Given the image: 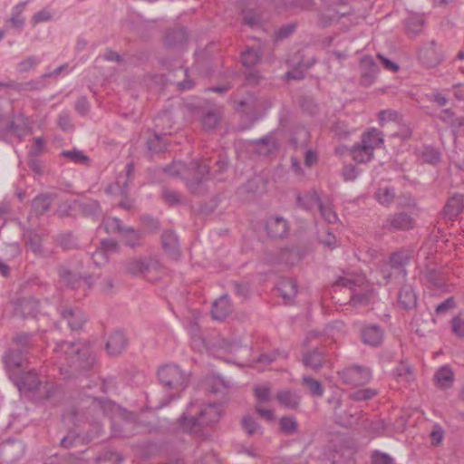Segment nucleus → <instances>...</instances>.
Returning a JSON list of instances; mask_svg holds the SVG:
<instances>
[{
  "mask_svg": "<svg viewBox=\"0 0 464 464\" xmlns=\"http://www.w3.org/2000/svg\"><path fill=\"white\" fill-rule=\"evenodd\" d=\"M61 156L76 164L88 165L90 159L82 150L73 149L72 150H63Z\"/></svg>",
  "mask_w": 464,
  "mask_h": 464,
  "instance_id": "nucleus-45",
  "label": "nucleus"
},
{
  "mask_svg": "<svg viewBox=\"0 0 464 464\" xmlns=\"http://www.w3.org/2000/svg\"><path fill=\"white\" fill-rule=\"evenodd\" d=\"M128 340L121 331H115L110 334L106 342V351L110 355L117 356L126 348Z\"/></svg>",
  "mask_w": 464,
  "mask_h": 464,
  "instance_id": "nucleus-18",
  "label": "nucleus"
},
{
  "mask_svg": "<svg viewBox=\"0 0 464 464\" xmlns=\"http://www.w3.org/2000/svg\"><path fill=\"white\" fill-rule=\"evenodd\" d=\"M351 152L353 160L358 163L369 162L373 158V151L362 143L354 145Z\"/></svg>",
  "mask_w": 464,
  "mask_h": 464,
  "instance_id": "nucleus-34",
  "label": "nucleus"
},
{
  "mask_svg": "<svg viewBox=\"0 0 464 464\" xmlns=\"http://www.w3.org/2000/svg\"><path fill=\"white\" fill-rule=\"evenodd\" d=\"M161 245L165 253L172 259H178L180 256L179 242L177 235L172 230H166L161 235Z\"/></svg>",
  "mask_w": 464,
  "mask_h": 464,
  "instance_id": "nucleus-16",
  "label": "nucleus"
},
{
  "mask_svg": "<svg viewBox=\"0 0 464 464\" xmlns=\"http://www.w3.org/2000/svg\"><path fill=\"white\" fill-rule=\"evenodd\" d=\"M8 130L20 139L30 134L32 132V126L29 118L23 113L17 114L10 121Z\"/></svg>",
  "mask_w": 464,
  "mask_h": 464,
  "instance_id": "nucleus-19",
  "label": "nucleus"
},
{
  "mask_svg": "<svg viewBox=\"0 0 464 464\" xmlns=\"http://www.w3.org/2000/svg\"><path fill=\"white\" fill-rule=\"evenodd\" d=\"M362 339L365 344L378 346L382 342L383 331L377 324L367 325L362 330Z\"/></svg>",
  "mask_w": 464,
  "mask_h": 464,
  "instance_id": "nucleus-23",
  "label": "nucleus"
},
{
  "mask_svg": "<svg viewBox=\"0 0 464 464\" xmlns=\"http://www.w3.org/2000/svg\"><path fill=\"white\" fill-rule=\"evenodd\" d=\"M378 392L372 388L357 390L352 392L349 397L353 401H368L372 399L377 395Z\"/></svg>",
  "mask_w": 464,
  "mask_h": 464,
  "instance_id": "nucleus-52",
  "label": "nucleus"
},
{
  "mask_svg": "<svg viewBox=\"0 0 464 464\" xmlns=\"http://www.w3.org/2000/svg\"><path fill=\"white\" fill-rule=\"evenodd\" d=\"M414 218L405 212L390 215L383 227L391 232L397 230H409L414 227Z\"/></svg>",
  "mask_w": 464,
  "mask_h": 464,
  "instance_id": "nucleus-11",
  "label": "nucleus"
},
{
  "mask_svg": "<svg viewBox=\"0 0 464 464\" xmlns=\"http://www.w3.org/2000/svg\"><path fill=\"white\" fill-rule=\"evenodd\" d=\"M56 198V195L53 193H41L36 196L31 203L33 211L37 216L45 214L50 208Z\"/></svg>",
  "mask_w": 464,
  "mask_h": 464,
  "instance_id": "nucleus-22",
  "label": "nucleus"
},
{
  "mask_svg": "<svg viewBox=\"0 0 464 464\" xmlns=\"http://www.w3.org/2000/svg\"><path fill=\"white\" fill-rule=\"evenodd\" d=\"M302 362L306 368L318 372L326 362L325 353L318 348L313 349L304 353Z\"/></svg>",
  "mask_w": 464,
  "mask_h": 464,
  "instance_id": "nucleus-20",
  "label": "nucleus"
},
{
  "mask_svg": "<svg viewBox=\"0 0 464 464\" xmlns=\"http://www.w3.org/2000/svg\"><path fill=\"white\" fill-rule=\"evenodd\" d=\"M188 40V34L184 28L170 30L165 36V44L168 47L182 46Z\"/></svg>",
  "mask_w": 464,
  "mask_h": 464,
  "instance_id": "nucleus-29",
  "label": "nucleus"
},
{
  "mask_svg": "<svg viewBox=\"0 0 464 464\" xmlns=\"http://www.w3.org/2000/svg\"><path fill=\"white\" fill-rule=\"evenodd\" d=\"M375 197L382 205L389 206L395 198V192L393 188H381L376 191Z\"/></svg>",
  "mask_w": 464,
  "mask_h": 464,
  "instance_id": "nucleus-50",
  "label": "nucleus"
},
{
  "mask_svg": "<svg viewBox=\"0 0 464 464\" xmlns=\"http://www.w3.org/2000/svg\"><path fill=\"white\" fill-rule=\"evenodd\" d=\"M164 172L171 177H181L191 193L200 195L204 193L203 182L209 173V167L203 161H192L189 166L174 161L164 168Z\"/></svg>",
  "mask_w": 464,
  "mask_h": 464,
  "instance_id": "nucleus-1",
  "label": "nucleus"
},
{
  "mask_svg": "<svg viewBox=\"0 0 464 464\" xmlns=\"http://www.w3.org/2000/svg\"><path fill=\"white\" fill-rule=\"evenodd\" d=\"M58 273L63 282L73 288L77 287L81 283V276L65 266H60Z\"/></svg>",
  "mask_w": 464,
  "mask_h": 464,
  "instance_id": "nucleus-46",
  "label": "nucleus"
},
{
  "mask_svg": "<svg viewBox=\"0 0 464 464\" xmlns=\"http://www.w3.org/2000/svg\"><path fill=\"white\" fill-rule=\"evenodd\" d=\"M80 207L85 216H96L101 212L100 203L94 199L82 202Z\"/></svg>",
  "mask_w": 464,
  "mask_h": 464,
  "instance_id": "nucleus-54",
  "label": "nucleus"
},
{
  "mask_svg": "<svg viewBox=\"0 0 464 464\" xmlns=\"http://www.w3.org/2000/svg\"><path fill=\"white\" fill-rule=\"evenodd\" d=\"M297 201L301 206L306 208H311L313 205H317L322 218L328 223H334L337 220V215L333 210L332 207L324 204L315 191L308 193L304 198L298 197Z\"/></svg>",
  "mask_w": 464,
  "mask_h": 464,
  "instance_id": "nucleus-8",
  "label": "nucleus"
},
{
  "mask_svg": "<svg viewBox=\"0 0 464 464\" xmlns=\"http://www.w3.org/2000/svg\"><path fill=\"white\" fill-rule=\"evenodd\" d=\"M33 334L27 333H19L14 338L13 342L23 353H27L34 346Z\"/></svg>",
  "mask_w": 464,
  "mask_h": 464,
  "instance_id": "nucleus-35",
  "label": "nucleus"
},
{
  "mask_svg": "<svg viewBox=\"0 0 464 464\" xmlns=\"http://www.w3.org/2000/svg\"><path fill=\"white\" fill-rule=\"evenodd\" d=\"M54 353L64 357L72 372H85L92 368L94 355L87 344L77 342H61L53 349Z\"/></svg>",
  "mask_w": 464,
  "mask_h": 464,
  "instance_id": "nucleus-2",
  "label": "nucleus"
},
{
  "mask_svg": "<svg viewBox=\"0 0 464 464\" xmlns=\"http://www.w3.org/2000/svg\"><path fill=\"white\" fill-rule=\"evenodd\" d=\"M111 429L115 437L130 438L141 432L142 427L133 412L120 410L118 416L112 420Z\"/></svg>",
  "mask_w": 464,
  "mask_h": 464,
  "instance_id": "nucleus-6",
  "label": "nucleus"
},
{
  "mask_svg": "<svg viewBox=\"0 0 464 464\" xmlns=\"http://www.w3.org/2000/svg\"><path fill=\"white\" fill-rule=\"evenodd\" d=\"M302 385L308 390L310 395L313 397H322L324 388L321 382L310 376H303Z\"/></svg>",
  "mask_w": 464,
  "mask_h": 464,
  "instance_id": "nucleus-36",
  "label": "nucleus"
},
{
  "mask_svg": "<svg viewBox=\"0 0 464 464\" xmlns=\"http://www.w3.org/2000/svg\"><path fill=\"white\" fill-rule=\"evenodd\" d=\"M464 209L463 196L455 195L451 197L447 202L443 209V214L446 218L450 220L454 219Z\"/></svg>",
  "mask_w": 464,
  "mask_h": 464,
  "instance_id": "nucleus-26",
  "label": "nucleus"
},
{
  "mask_svg": "<svg viewBox=\"0 0 464 464\" xmlns=\"http://www.w3.org/2000/svg\"><path fill=\"white\" fill-rule=\"evenodd\" d=\"M452 332L459 337H464V319L455 316L451 320Z\"/></svg>",
  "mask_w": 464,
  "mask_h": 464,
  "instance_id": "nucleus-64",
  "label": "nucleus"
},
{
  "mask_svg": "<svg viewBox=\"0 0 464 464\" xmlns=\"http://www.w3.org/2000/svg\"><path fill=\"white\" fill-rule=\"evenodd\" d=\"M24 455V445L18 440H5L0 444V456L7 463H13Z\"/></svg>",
  "mask_w": 464,
  "mask_h": 464,
  "instance_id": "nucleus-13",
  "label": "nucleus"
},
{
  "mask_svg": "<svg viewBox=\"0 0 464 464\" xmlns=\"http://www.w3.org/2000/svg\"><path fill=\"white\" fill-rule=\"evenodd\" d=\"M358 289H359V287H356L355 292H351L352 295H351L350 302L353 303V304H367L372 295V291L361 293V292H358ZM360 289L363 290L364 289L363 285L362 287H360Z\"/></svg>",
  "mask_w": 464,
  "mask_h": 464,
  "instance_id": "nucleus-57",
  "label": "nucleus"
},
{
  "mask_svg": "<svg viewBox=\"0 0 464 464\" xmlns=\"http://www.w3.org/2000/svg\"><path fill=\"white\" fill-rule=\"evenodd\" d=\"M254 150L260 155H269L276 150V143L272 136H266L251 142Z\"/></svg>",
  "mask_w": 464,
  "mask_h": 464,
  "instance_id": "nucleus-30",
  "label": "nucleus"
},
{
  "mask_svg": "<svg viewBox=\"0 0 464 464\" xmlns=\"http://www.w3.org/2000/svg\"><path fill=\"white\" fill-rule=\"evenodd\" d=\"M232 312V304L227 295H223L212 305V316L216 320H224Z\"/></svg>",
  "mask_w": 464,
  "mask_h": 464,
  "instance_id": "nucleus-25",
  "label": "nucleus"
},
{
  "mask_svg": "<svg viewBox=\"0 0 464 464\" xmlns=\"http://www.w3.org/2000/svg\"><path fill=\"white\" fill-rule=\"evenodd\" d=\"M123 268L126 274L140 276L150 270V264L142 258H130L123 263Z\"/></svg>",
  "mask_w": 464,
  "mask_h": 464,
  "instance_id": "nucleus-24",
  "label": "nucleus"
},
{
  "mask_svg": "<svg viewBox=\"0 0 464 464\" xmlns=\"http://www.w3.org/2000/svg\"><path fill=\"white\" fill-rule=\"evenodd\" d=\"M14 314L23 318L35 317L39 313V302L34 297H22L14 302Z\"/></svg>",
  "mask_w": 464,
  "mask_h": 464,
  "instance_id": "nucleus-14",
  "label": "nucleus"
},
{
  "mask_svg": "<svg viewBox=\"0 0 464 464\" xmlns=\"http://www.w3.org/2000/svg\"><path fill=\"white\" fill-rule=\"evenodd\" d=\"M218 122H219V117L213 111H208L201 118V124H202L203 128L207 130L215 129L218 126Z\"/></svg>",
  "mask_w": 464,
  "mask_h": 464,
  "instance_id": "nucleus-53",
  "label": "nucleus"
},
{
  "mask_svg": "<svg viewBox=\"0 0 464 464\" xmlns=\"http://www.w3.org/2000/svg\"><path fill=\"white\" fill-rule=\"evenodd\" d=\"M422 156L424 160L428 163L436 164L440 160V152L432 148H426Z\"/></svg>",
  "mask_w": 464,
  "mask_h": 464,
  "instance_id": "nucleus-62",
  "label": "nucleus"
},
{
  "mask_svg": "<svg viewBox=\"0 0 464 464\" xmlns=\"http://www.w3.org/2000/svg\"><path fill=\"white\" fill-rule=\"evenodd\" d=\"M193 408L191 403L180 419V425L186 432L198 434L204 426L218 422L221 416V407L217 403L202 406L196 414H193Z\"/></svg>",
  "mask_w": 464,
  "mask_h": 464,
  "instance_id": "nucleus-3",
  "label": "nucleus"
},
{
  "mask_svg": "<svg viewBox=\"0 0 464 464\" xmlns=\"http://www.w3.org/2000/svg\"><path fill=\"white\" fill-rule=\"evenodd\" d=\"M6 371L12 378L16 377L24 372L26 359L20 350L9 349L3 357Z\"/></svg>",
  "mask_w": 464,
  "mask_h": 464,
  "instance_id": "nucleus-9",
  "label": "nucleus"
},
{
  "mask_svg": "<svg viewBox=\"0 0 464 464\" xmlns=\"http://www.w3.org/2000/svg\"><path fill=\"white\" fill-rule=\"evenodd\" d=\"M342 381L349 385L360 386L370 382L372 373L369 368L360 365H353L338 372Z\"/></svg>",
  "mask_w": 464,
  "mask_h": 464,
  "instance_id": "nucleus-7",
  "label": "nucleus"
},
{
  "mask_svg": "<svg viewBox=\"0 0 464 464\" xmlns=\"http://www.w3.org/2000/svg\"><path fill=\"white\" fill-rule=\"evenodd\" d=\"M262 53L258 49L247 48L241 54V63L246 68H252L261 61Z\"/></svg>",
  "mask_w": 464,
  "mask_h": 464,
  "instance_id": "nucleus-38",
  "label": "nucleus"
},
{
  "mask_svg": "<svg viewBox=\"0 0 464 464\" xmlns=\"http://www.w3.org/2000/svg\"><path fill=\"white\" fill-rule=\"evenodd\" d=\"M208 390L212 393L222 392L229 387L227 381L218 375H210L206 379Z\"/></svg>",
  "mask_w": 464,
  "mask_h": 464,
  "instance_id": "nucleus-41",
  "label": "nucleus"
},
{
  "mask_svg": "<svg viewBox=\"0 0 464 464\" xmlns=\"http://www.w3.org/2000/svg\"><path fill=\"white\" fill-rule=\"evenodd\" d=\"M125 245L135 247L140 245L141 235L139 231L133 227H126L121 235Z\"/></svg>",
  "mask_w": 464,
  "mask_h": 464,
  "instance_id": "nucleus-44",
  "label": "nucleus"
},
{
  "mask_svg": "<svg viewBox=\"0 0 464 464\" xmlns=\"http://www.w3.org/2000/svg\"><path fill=\"white\" fill-rule=\"evenodd\" d=\"M423 27V20L418 16H411L407 20L406 28L408 34H412L413 35L418 34L421 32Z\"/></svg>",
  "mask_w": 464,
  "mask_h": 464,
  "instance_id": "nucleus-55",
  "label": "nucleus"
},
{
  "mask_svg": "<svg viewBox=\"0 0 464 464\" xmlns=\"http://www.w3.org/2000/svg\"><path fill=\"white\" fill-rule=\"evenodd\" d=\"M277 291L285 300H292L297 294L296 282L291 278H284L279 281Z\"/></svg>",
  "mask_w": 464,
  "mask_h": 464,
  "instance_id": "nucleus-32",
  "label": "nucleus"
},
{
  "mask_svg": "<svg viewBox=\"0 0 464 464\" xmlns=\"http://www.w3.org/2000/svg\"><path fill=\"white\" fill-rule=\"evenodd\" d=\"M55 242L64 250L78 248V242L72 232L62 233L55 238Z\"/></svg>",
  "mask_w": 464,
  "mask_h": 464,
  "instance_id": "nucleus-43",
  "label": "nucleus"
},
{
  "mask_svg": "<svg viewBox=\"0 0 464 464\" xmlns=\"http://www.w3.org/2000/svg\"><path fill=\"white\" fill-rule=\"evenodd\" d=\"M338 19V15L334 11L323 13L319 15L318 24L321 27L325 28L330 26L334 22H337Z\"/></svg>",
  "mask_w": 464,
  "mask_h": 464,
  "instance_id": "nucleus-60",
  "label": "nucleus"
},
{
  "mask_svg": "<svg viewBox=\"0 0 464 464\" xmlns=\"http://www.w3.org/2000/svg\"><path fill=\"white\" fill-rule=\"evenodd\" d=\"M63 319L67 321L71 330H81L87 321L85 314L78 308H64L61 312Z\"/></svg>",
  "mask_w": 464,
  "mask_h": 464,
  "instance_id": "nucleus-17",
  "label": "nucleus"
},
{
  "mask_svg": "<svg viewBox=\"0 0 464 464\" xmlns=\"http://www.w3.org/2000/svg\"><path fill=\"white\" fill-rule=\"evenodd\" d=\"M104 227L109 233H119L121 235L126 227L122 226L121 221L117 218H109L104 221Z\"/></svg>",
  "mask_w": 464,
  "mask_h": 464,
  "instance_id": "nucleus-56",
  "label": "nucleus"
},
{
  "mask_svg": "<svg viewBox=\"0 0 464 464\" xmlns=\"http://www.w3.org/2000/svg\"><path fill=\"white\" fill-rule=\"evenodd\" d=\"M288 223L282 217H270L266 222V231L271 238H282L288 233Z\"/></svg>",
  "mask_w": 464,
  "mask_h": 464,
  "instance_id": "nucleus-15",
  "label": "nucleus"
},
{
  "mask_svg": "<svg viewBox=\"0 0 464 464\" xmlns=\"http://www.w3.org/2000/svg\"><path fill=\"white\" fill-rule=\"evenodd\" d=\"M360 68V85L363 87L371 86L376 80L379 67L372 57L369 55L363 56L359 64Z\"/></svg>",
  "mask_w": 464,
  "mask_h": 464,
  "instance_id": "nucleus-10",
  "label": "nucleus"
},
{
  "mask_svg": "<svg viewBox=\"0 0 464 464\" xmlns=\"http://www.w3.org/2000/svg\"><path fill=\"white\" fill-rule=\"evenodd\" d=\"M278 402L286 408L296 409L300 403V397L291 391H279L276 394Z\"/></svg>",
  "mask_w": 464,
  "mask_h": 464,
  "instance_id": "nucleus-33",
  "label": "nucleus"
},
{
  "mask_svg": "<svg viewBox=\"0 0 464 464\" xmlns=\"http://www.w3.org/2000/svg\"><path fill=\"white\" fill-rule=\"evenodd\" d=\"M92 439L93 436H90L89 434L82 436L76 431L71 430L65 437L62 439L61 445L65 449H70L78 447L79 445L86 444Z\"/></svg>",
  "mask_w": 464,
  "mask_h": 464,
  "instance_id": "nucleus-28",
  "label": "nucleus"
},
{
  "mask_svg": "<svg viewBox=\"0 0 464 464\" xmlns=\"http://www.w3.org/2000/svg\"><path fill=\"white\" fill-rule=\"evenodd\" d=\"M279 425L280 430L286 435L295 433L298 427L297 421L292 416H283L279 420Z\"/></svg>",
  "mask_w": 464,
  "mask_h": 464,
  "instance_id": "nucleus-48",
  "label": "nucleus"
},
{
  "mask_svg": "<svg viewBox=\"0 0 464 464\" xmlns=\"http://www.w3.org/2000/svg\"><path fill=\"white\" fill-rule=\"evenodd\" d=\"M241 425H242L244 430L249 436H253L257 433H260V434L262 433L261 426L250 415H246L242 418Z\"/></svg>",
  "mask_w": 464,
  "mask_h": 464,
  "instance_id": "nucleus-47",
  "label": "nucleus"
},
{
  "mask_svg": "<svg viewBox=\"0 0 464 464\" xmlns=\"http://www.w3.org/2000/svg\"><path fill=\"white\" fill-rule=\"evenodd\" d=\"M16 377V384L20 392H38L40 397L44 399L51 398L55 392V386L53 383H45L42 387V382L34 371L22 372Z\"/></svg>",
  "mask_w": 464,
  "mask_h": 464,
  "instance_id": "nucleus-5",
  "label": "nucleus"
},
{
  "mask_svg": "<svg viewBox=\"0 0 464 464\" xmlns=\"http://www.w3.org/2000/svg\"><path fill=\"white\" fill-rule=\"evenodd\" d=\"M438 117L450 126L459 127L464 124V118H456L454 112L450 109L442 110Z\"/></svg>",
  "mask_w": 464,
  "mask_h": 464,
  "instance_id": "nucleus-51",
  "label": "nucleus"
},
{
  "mask_svg": "<svg viewBox=\"0 0 464 464\" xmlns=\"http://www.w3.org/2000/svg\"><path fill=\"white\" fill-rule=\"evenodd\" d=\"M434 378L438 385H440L441 388H448L451 386L453 382L454 374L450 367L442 366L437 371Z\"/></svg>",
  "mask_w": 464,
  "mask_h": 464,
  "instance_id": "nucleus-39",
  "label": "nucleus"
},
{
  "mask_svg": "<svg viewBox=\"0 0 464 464\" xmlns=\"http://www.w3.org/2000/svg\"><path fill=\"white\" fill-rule=\"evenodd\" d=\"M393 374L398 382H410L414 379L412 368L406 362H401L395 368Z\"/></svg>",
  "mask_w": 464,
  "mask_h": 464,
  "instance_id": "nucleus-40",
  "label": "nucleus"
},
{
  "mask_svg": "<svg viewBox=\"0 0 464 464\" xmlns=\"http://www.w3.org/2000/svg\"><path fill=\"white\" fill-rule=\"evenodd\" d=\"M419 60L427 68L436 67L441 63L442 55L436 48L435 41H430L420 50Z\"/></svg>",
  "mask_w": 464,
  "mask_h": 464,
  "instance_id": "nucleus-12",
  "label": "nucleus"
},
{
  "mask_svg": "<svg viewBox=\"0 0 464 464\" xmlns=\"http://www.w3.org/2000/svg\"><path fill=\"white\" fill-rule=\"evenodd\" d=\"M26 245L34 255L39 256H45L42 246V237L37 233H28Z\"/></svg>",
  "mask_w": 464,
  "mask_h": 464,
  "instance_id": "nucleus-42",
  "label": "nucleus"
},
{
  "mask_svg": "<svg viewBox=\"0 0 464 464\" xmlns=\"http://www.w3.org/2000/svg\"><path fill=\"white\" fill-rule=\"evenodd\" d=\"M158 377L164 388L173 392L170 400L183 392L189 383V373L176 364H166L160 367Z\"/></svg>",
  "mask_w": 464,
  "mask_h": 464,
  "instance_id": "nucleus-4",
  "label": "nucleus"
},
{
  "mask_svg": "<svg viewBox=\"0 0 464 464\" xmlns=\"http://www.w3.org/2000/svg\"><path fill=\"white\" fill-rule=\"evenodd\" d=\"M300 105L304 111L314 115L317 112L318 107L311 97H303L300 102Z\"/></svg>",
  "mask_w": 464,
  "mask_h": 464,
  "instance_id": "nucleus-61",
  "label": "nucleus"
},
{
  "mask_svg": "<svg viewBox=\"0 0 464 464\" xmlns=\"http://www.w3.org/2000/svg\"><path fill=\"white\" fill-rule=\"evenodd\" d=\"M148 148L152 152L160 153L167 150V143L159 135H155L153 139L148 141Z\"/></svg>",
  "mask_w": 464,
  "mask_h": 464,
  "instance_id": "nucleus-59",
  "label": "nucleus"
},
{
  "mask_svg": "<svg viewBox=\"0 0 464 464\" xmlns=\"http://www.w3.org/2000/svg\"><path fill=\"white\" fill-rule=\"evenodd\" d=\"M164 200L169 205L174 206L181 202V196L175 190L165 188L162 191Z\"/></svg>",
  "mask_w": 464,
  "mask_h": 464,
  "instance_id": "nucleus-58",
  "label": "nucleus"
},
{
  "mask_svg": "<svg viewBox=\"0 0 464 464\" xmlns=\"http://www.w3.org/2000/svg\"><path fill=\"white\" fill-rule=\"evenodd\" d=\"M424 277L428 283L436 288H441L445 285L444 276L435 269H428L424 274Z\"/></svg>",
  "mask_w": 464,
  "mask_h": 464,
  "instance_id": "nucleus-49",
  "label": "nucleus"
},
{
  "mask_svg": "<svg viewBox=\"0 0 464 464\" xmlns=\"http://www.w3.org/2000/svg\"><path fill=\"white\" fill-rule=\"evenodd\" d=\"M361 143L374 151L377 147L383 143L382 131L375 128L371 129L362 134Z\"/></svg>",
  "mask_w": 464,
  "mask_h": 464,
  "instance_id": "nucleus-31",
  "label": "nucleus"
},
{
  "mask_svg": "<svg viewBox=\"0 0 464 464\" xmlns=\"http://www.w3.org/2000/svg\"><path fill=\"white\" fill-rule=\"evenodd\" d=\"M373 464H393V459L387 453L374 451L372 455Z\"/></svg>",
  "mask_w": 464,
  "mask_h": 464,
  "instance_id": "nucleus-63",
  "label": "nucleus"
},
{
  "mask_svg": "<svg viewBox=\"0 0 464 464\" xmlns=\"http://www.w3.org/2000/svg\"><path fill=\"white\" fill-rule=\"evenodd\" d=\"M398 303L406 310L412 309L416 306L417 296L410 285H405L400 289L398 294Z\"/></svg>",
  "mask_w": 464,
  "mask_h": 464,
  "instance_id": "nucleus-27",
  "label": "nucleus"
},
{
  "mask_svg": "<svg viewBox=\"0 0 464 464\" xmlns=\"http://www.w3.org/2000/svg\"><path fill=\"white\" fill-rule=\"evenodd\" d=\"M365 285V278L363 276L356 277H339L334 284V287L343 286L347 287L351 292H355L356 287H362Z\"/></svg>",
  "mask_w": 464,
  "mask_h": 464,
  "instance_id": "nucleus-37",
  "label": "nucleus"
},
{
  "mask_svg": "<svg viewBox=\"0 0 464 464\" xmlns=\"http://www.w3.org/2000/svg\"><path fill=\"white\" fill-rule=\"evenodd\" d=\"M411 258V254L408 251H398L392 253L390 256L389 266L392 269L395 270L397 276H401L405 279L407 272L405 266L408 264Z\"/></svg>",
  "mask_w": 464,
  "mask_h": 464,
  "instance_id": "nucleus-21",
  "label": "nucleus"
}]
</instances>
